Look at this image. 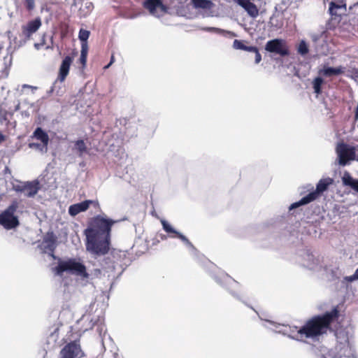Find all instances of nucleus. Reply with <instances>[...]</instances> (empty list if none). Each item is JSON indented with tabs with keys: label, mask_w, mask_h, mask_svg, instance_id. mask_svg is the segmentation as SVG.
<instances>
[{
	"label": "nucleus",
	"mask_w": 358,
	"mask_h": 358,
	"mask_svg": "<svg viewBox=\"0 0 358 358\" xmlns=\"http://www.w3.org/2000/svg\"><path fill=\"white\" fill-rule=\"evenodd\" d=\"M88 48H81L80 55L78 62L81 64V69L83 70L87 65Z\"/></svg>",
	"instance_id": "35"
},
{
	"label": "nucleus",
	"mask_w": 358,
	"mask_h": 358,
	"mask_svg": "<svg viewBox=\"0 0 358 358\" xmlns=\"http://www.w3.org/2000/svg\"><path fill=\"white\" fill-rule=\"evenodd\" d=\"M95 272L96 273H101V271L99 269H96L95 270Z\"/></svg>",
	"instance_id": "61"
},
{
	"label": "nucleus",
	"mask_w": 358,
	"mask_h": 358,
	"mask_svg": "<svg viewBox=\"0 0 358 358\" xmlns=\"http://www.w3.org/2000/svg\"><path fill=\"white\" fill-rule=\"evenodd\" d=\"M257 50H258V48L257 46H255V45H248L245 44L243 50L249 52L255 53Z\"/></svg>",
	"instance_id": "45"
},
{
	"label": "nucleus",
	"mask_w": 358,
	"mask_h": 358,
	"mask_svg": "<svg viewBox=\"0 0 358 358\" xmlns=\"http://www.w3.org/2000/svg\"><path fill=\"white\" fill-rule=\"evenodd\" d=\"M320 260L312 252L306 251L302 257L303 266L309 270L316 271L319 267Z\"/></svg>",
	"instance_id": "20"
},
{
	"label": "nucleus",
	"mask_w": 358,
	"mask_h": 358,
	"mask_svg": "<svg viewBox=\"0 0 358 358\" xmlns=\"http://www.w3.org/2000/svg\"><path fill=\"white\" fill-rule=\"evenodd\" d=\"M142 6L152 15H155L157 9H160L164 13H167L169 9L168 6L164 3L163 0H143Z\"/></svg>",
	"instance_id": "18"
},
{
	"label": "nucleus",
	"mask_w": 358,
	"mask_h": 358,
	"mask_svg": "<svg viewBox=\"0 0 358 358\" xmlns=\"http://www.w3.org/2000/svg\"><path fill=\"white\" fill-rule=\"evenodd\" d=\"M13 189L17 192H25V184L14 186Z\"/></svg>",
	"instance_id": "46"
},
{
	"label": "nucleus",
	"mask_w": 358,
	"mask_h": 358,
	"mask_svg": "<svg viewBox=\"0 0 358 358\" xmlns=\"http://www.w3.org/2000/svg\"><path fill=\"white\" fill-rule=\"evenodd\" d=\"M264 50L272 59H274L275 56L285 58L290 55V50L287 42L281 38L268 41L264 45Z\"/></svg>",
	"instance_id": "8"
},
{
	"label": "nucleus",
	"mask_w": 358,
	"mask_h": 358,
	"mask_svg": "<svg viewBox=\"0 0 358 358\" xmlns=\"http://www.w3.org/2000/svg\"><path fill=\"white\" fill-rule=\"evenodd\" d=\"M6 140V136L0 131V144Z\"/></svg>",
	"instance_id": "54"
},
{
	"label": "nucleus",
	"mask_w": 358,
	"mask_h": 358,
	"mask_svg": "<svg viewBox=\"0 0 358 358\" xmlns=\"http://www.w3.org/2000/svg\"><path fill=\"white\" fill-rule=\"evenodd\" d=\"M90 36V31L81 28L78 32V39L81 43V48H88V39Z\"/></svg>",
	"instance_id": "32"
},
{
	"label": "nucleus",
	"mask_w": 358,
	"mask_h": 358,
	"mask_svg": "<svg viewBox=\"0 0 358 358\" xmlns=\"http://www.w3.org/2000/svg\"><path fill=\"white\" fill-rule=\"evenodd\" d=\"M19 203L13 200L11 203L0 213V226L6 230L16 229L20 225V220L17 215H15L18 208Z\"/></svg>",
	"instance_id": "7"
},
{
	"label": "nucleus",
	"mask_w": 358,
	"mask_h": 358,
	"mask_svg": "<svg viewBox=\"0 0 358 358\" xmlns=\"http://www.w3.org/2000/svg\"><path fill=\"white\" fill-rule=\"evenodd\" d=\"M355 274H356V276L358 278V268L355 270Z\"/></svg>",
	"instance_id": "60"
},
{
	"label": "nucleus",
	"mask_w": 358,
	"mask_h": 358,
	"mask_svg": "<svg viewBox=\"0 0 358 358\" xmlns=\"http://www.w3.org/2000/svg\"><path fill=\"white\" fill-rule=\"evenodd\" d=\"M78 55V51L74 49L70 55L65 56L59 68L57 79L61 82H64L69 75L70 67L73 62L76 56Z\"/></svg>",
	"instance_id": "13"
},
{
	"label": "nucleus",
	"mask_w": 358,
	"mask_h": 358,
	"mask_svg": "<svg viewBox=\"0 0 358 358\" xmlns=\"http://www.w3.org/2000/svg\"><path fill=\"white\" fill-rule=\"evenodd\" d=\"M296 49L297 53L303 58H306L310 52L309 45L305 39L299 41V43L296 45Z\"/></svg>",
	"instance_id": "29"
},
{
	"label": "nucleus",
	"mask_w": 358,
	"mask_h": 358,
	"mask_svg": "<svg viewBox=\"0 0 358 358\" xmlns=\"http://www.w3.org/2000/svg\"><path fill=\"white\" fill-rule=\"evenodd\" d=\"M3 172H4L5 175L7 174V173H8L10 175L11 174V171H10V169L8 166H6L4 168Z\"/></svg>",
	"instance_id": "56"
},
{
	"label": "nucleus",
	"mask_w": 358,
	"mask_h": 358,
	"mask_svg": "<svg viewBox=\"0 0 358 358\" xmlns=\"http://www.w3.org/2000/svg\"><path fill=\"white\" fill-rule=\"evenodd\" d=\"M74 148L80 155L87 152V147L83 140L78 139L74 143Z\"/></svg>",
	"instance_id": "36"
},
{
	"label": "nucleus",
	"mask_w": 358,
	"mask_h": 358,
	"mask_svg": "<svg viewBox=\"0 0 358 358\" xmlns=\"http://www.w3.org/2000/svg\"><path fill=\"white\" fill-rule=\"evenodd\" d=\"M24 87H29V85H24Z\"/></svg>",
	"instance_id": "62"
},
{
	"label": "nucleus",
	"mask_w": 358,
	"mask_h": 358,
	"mask_svg": "<svg viewBox=\"0 0 358 358\" xmlns=\"http://www.w3.org/2000/svg\"><path fill=\"white\" fill-rule=\"evenodd\" d=\"M166 238H167L166 235H161V238H162V240H166Z\"/></svg>",
	"instance_id": "59"
},
{
	"label": "nucleus",
	"mask_w": 358,
	"mask_h": 358,
	"mask_svg": "<svg viewBox=\"0 0 358 358\" xmlns=\"http://www.w3.org/2000/svg\"><path fill=\"white\" fill-rule=\"evenodd\" d=\"M42 245L49 252L55 251L57 247V237L52 231H48L43 236Z\"/></svg>",
	"instance_id": "21"
},
{
	"label": "nucleus",
	"mask_w": 358,
	"mask_h": 358,
	"mask_svg": "<svg viewBox=\"0 0 358 358\" xmlns=\"http://www.w3.org/2000/svg\"><path fill=\"white\" fill-rule=\"evenodd\" d=\"M356 178L352 177L350 173L348 171H345L342 176V182L343 185L349 187L352 182L355 180Z\"/></svg>",
	"instance_id": "38"
},
{
	"label": "nucleus",
	"mask_w": 358,
	"mask_h": 358,
	"mask_svg": "<svg viewBox=\"0 0 358 358\" xmlns=\"http://www.w3.org/2000/svg\"><path fill=\"white\" fill-rule=\"evenodd\" d=\"M48 255L50 256L53 259L57 261V264L59 263V259H62V257H59L55 255V251L49 252L48 251Z\"/></svg>",
	"instance_id": "51"
},
{
	"label": "nucleus",
	"mask_w": 358,
	"mask_h": 358,
	"mask_svg": "<svg viewBox=\"0 0 358 358\" xmlns=\"http://www.w3.org/2000/svg\"><path fill=\"white\" fill-rule=\"evenodd\" d=\"M141 15V13H133V14H130L127 16H124V17L127 18V19H135V18L138 17V16H140Z\"/></svg>",
	"instance_id": "50"
},
{
	"label": "nucleus",
	"mask_w": 358,
	"mask_h": 358,
	"mask_svg": "<svg viewBox=\"0 0 358 358\" xmlns=\"http://www.w3.org/2000/svg\"><path fill=\"white\" fill-rule=\"evenodd\" d=\"M12 63H13L12 55L8 56V54L6 57H3L4 69L3 70V73L6 77L8 76L9 69H10V66H12Z\"/></svg>",
	"instance_id": "34"
},
{
	"label": "nucleus",
	"mask_w": 358,
	"mask_h": 358,
	"mask_svg": "<svg viewBox=\"0 0 358 358\" xmlns=\"http://www.w3.org/2000/svg\"><path fill=\"white\" fill-rule=\"evenodd\" d=\"M347 76L352 78L358 83V69L352 68L349 70Z\"/></svg>",
	"instance_id": "40"
},
{
	"label": "nucleus",
	"mask_w": 358,
	"mask_h": 358,
	"mask_svg": "<svg viewBox=\"0 0 358 358\" xmlns=\"http://www.w3.org/2000/svg\"><path fill=\"white\" fill-rule=\"evenodd\" d=\"M312 194H306V196H303L300 200L298 201L292 203L289 207V211H292L294 209H296L300 206L307 205L312 202Z\"/></svg>",
	"instance_id": "30"
},
{
	"label": "nucleus",
	"mask_w": 358,
	"mask_h": 358,
	"mask_svg": "<svg viewBox=\"0 0 358 358\" xmlns=\"http://www.w3.org/2000/svg\"><path fill=\"white\" fill-rule=\"evenodd\" d=\"M161 224L163 230L169 235L170 238H178L186 246L189 248L191 255L199 264L204 267H206L207 266L215 267V264L213 262H211L203 255H201L199 251L194 247V245L189 241V240L184 234L176 229L167 220H162Z\"/></svg>",
	"instance_id": "5"
},
{
	"label": "nucleus",
	"mask_w": 358,
	"mask_h": 358,
	"mask_svg": "<svg viewBox=\"0 0 358 358\" xmlns=\"http://www.w3.org/2000/svg\"><path fill=\"white\" fill-rule=\"evenodd\" d=\"M25 184L24 196L28 198L34 197L41 189V184L38 180L27 181Z\"/></svg>",
	"instance_id": "23"
},
{
	"label": "nucleus",
	"mask_w": 358,
	"mask_h": 358,
	"mask_svg": "<svg viewBox=\"0 0 358 358\" xmlns=\"http://www.w3.org/2000/svg\"><path fill=\"white\" fill-rule=\"evenodd\" d=\"M115 61V57L113 55H111L110 58V62L104 66L105 69H108Z\"/></svg>",
	"instance_id": "49"
},
{
	"label": "nucleus",
	"mask_w": 358,
	"mask_h": 358,
	"mask_svg": "<svg viewBox=\"0 0 358 358\" xmlns=\"http://www.w3.org/2000/svg\"><path fill=\"white\" fill-rule=\"evenodd\" d=\"M354 113H355V117H354L355 120L357 121L358 120V102H357V106L355 109Z\"/></svg>",
	"instance_id": "53"
},
{
	"label": "nucleus",
	"mask_w": 358,
	"mask_h": 358,
	"mask_svg": "<svg viewBox=\"0 0 358 358\" xmlns=\"http://www.w3.org/2000/svg\"><path fill=\"white\" fill-rule=\"evenodd\" d=\"M30 138L31 139H36L41 142L48 143V144L49 143V141H50V138H49L48 133L40 127H37L34 129V131L32 133Z\"/></svg>",
	"instance_id": "26"
},
{
	"label": "nucleus",
	"mask_w": 358,
	"mask_h": 358,
	"mask_svg": "<svg viewBox=\"0 0 358 358\" xmlns=\"http://www.w3.org/2000/svg\"><path fill=\"white\" fill-rule=\"evenodd\" d=\"M329 329L327 322L320 315H317L300 327L297 333L301 337L318 340L319 337L325 334Z\"/></svg>",
	"instance_id": "6"
},
{
	"label": "nucleus",
	"mask_w": 358,
	"mask_h": 358,
	"mask_svg": "<svg viewBox=\"0 0 358 358\" xmlns=\"http://www.w3.org/2000/svg\"><path fill=\"white\" fill-rule=\"evenodd\" d=\"M328 13L334 24L339 23L342 15L347 14L346 1L331 0L329 3Z\"/></svg>",
	"instance_id": "10"
},
{
	"label": "nucleus",
	"mask_w": 358,
	"mask_h": 358,
	"mask_svg": "<svg viewBox=\"0 0 358 358\" xmlns=\"http://www.w3.org/2000/svg\"><path fill=\"white\" fill-rule=\"evenodd\" d=\"M258 316H259V319H260L261 320H264V321H266V322H268V323H269V324H272L273 327H275V328H277V329H278V328H279V327H281V326H284L283 324H280V323H277V322H274V321H273V320H268V319H265V318H264V317H262V315H259V314H258Z\"/></svg>",
	"instance_id": "43"
},
{
	"label": "nucleus",
	"mask_w": 358,
	"mask_h": 358,
	"mask_svg": "<svg viewBox=\"0 0 358 358\" xmlns=\"http://www.w3.org/2000/svg\"><path fill=\"white\" fill-rule=\"evenodd\" d=\"M44 45V42L36 43H34V48L36 50H39L42 46Z\"/></svg>",
	"instance_id": "52"
},
{
	"label": "nucleus",
	"mask_w": 358,
	"mask_h": 358,
	"mask_svg": "<svg viewBox=\"0 0 358 358\" xmlns=\"http://www.w3.org/2000/svg\"><path fill=\"white\" fill-rule=\"evenodd\" d=\"M42 23L39 17L34 18L28 22V23L22 27V35L24 36L23 41H20V45L24 44L30 39L31 35L36 32L41 27Z\"/></svg>",
	"instance_id": "15"
},
{
	"label": "nucleus",
	"mask_w": 358,
	"mask_h": 358,
	"mask_svg": "<svg viewBox=\"0 0 358 358\" xmlns=\"http://www.w3.org/2000/svg\"><path fill=\"white\" fill-rule=\"evenodd\" d=\"M53 272L57 276H62L64 273L88 278L89 274L83 262L80 258L65 257L59 259V263L53 268Z\"/></svg>",
	"instance_id": "4"
},
{
	"label": "nucleus",
	"mask_w": 358,
	"mask_h": 358,
	"mask_svg": "<svg viewBox=\"0 0 358 358\" xmlns=\"http://www.w3.org/2000/svg\"><path fill=\"white\" fill-rule=\"evenodd\" d=\"M91 205H93L94 208L99 206L97 200L86 199L71 205L69 207L68 213L71 216L75 217L80 213L85 212Z\"/></svg>",
	"instance_id": "14"
},
{
	"label": "nucleus",
	"mask_w": 358,
	"mask_h": 358,
	"mask_svg": "<svg viewBox=\"0 0 358 358\" xmlns=\"http://www.w3.org/2000/svg\"><path fill=\"white\" fill-rule=\"evenodd\" d=\"M334 180L327 177L321 178L316 184L315 190L309 192L308 194H312V201H315L320 197L324 192L327 191L329 186L333 185Z\"/></svg>",
	"instance_id": "16"
},
{
	"label": "nucleus",
	"mask_w": 358,
	"mask_h": 358,
	"mask_svg": "<svg viewBox=\"0 0 358 358\" xmlns=\"http://www.w3.org/2000/svg\"><path fill=\"white\" fill-rule=\"evenodd\" d=\"M292 219L289 215H286L281 217L279 227L281 229L280 234V239L282 242H286L290 240L291 237L296 236V231L294 227L289 224V221Z\"/></svg>",
	"instance_id": "12"
},
{
	"label": "nucleus",
	"mask_w": 358,
	"mask_h": 358,
	"mask_svg": "<svg viewBox=\"0 0 358 358\" xmlns=\"http://www.w3.org/2000/svg\"><path fill=\"white\" fill-rule=\"evenodd\" d=\"M236 4L243 8L244 10L247 13L248 16H250L252 19H255L258 17L259 10L255 3H246L241 2Z\"/></svg>",
	"instance_id": "25"
},
{
	"label": "nucleus",
	"mask_w": 358,
	"mask_h": 358,
	"mask_svg": "<svg viewBox=\"0 0 358 358\" xmlns=\"http://www.w3.org/2000/svg\"><path fill=\"white\" fill-rule=\"evenodd\" d=\"M255 64H259L262 61V55L259 52V49L255 52Z\"/></svg>",
	"instance_id": "47"
},
{
	"label": "nucleus",
	"mask_w": 358,
	"mask_h": 358,
	"mask_svg": "<svg viewBox=\"0 0 358 358\" xmlns=\"http://www.w3.org/2000/svg\"><path fill=\"white\" fill-rule=\"evenodd\" d=\"M336 152L337 155L336 163L339 166H347L350 164L351 161L356 159L355 148L346 143H338L336 148Z\"/></svg>",
	"instance_id": "9"
},
{
	"label": "nucleus",
	"mask_w": 358,
	"mask_h": 358,
	"mask_svg": "<svg viewBox=\"0 0 358 358\" xmlns=\"http://www.w3.org/2000/svg\"><path fill=\"white\" fill-rule=\"evenodd\" d=\"M190 3L194 8L196 10L200 9L203 11V17L214 16V13L211 10L215 6V3L212 0H190Z\"/></svg>",
	"instance_id": "17"
},
{
	"label": "nucleus",
	"mask_w": 358,
	"mask_h": 358,
	"mask_svg": "<svg viewBox=\"0 0 358 358\" xmlns=\"http://www.w3.org/2000/svg\"><path fill=\"white\" fill-rule=\"evenodd\" d=\"M93 8H94L93 3L90 1H87L84 4V8H80V12L81 14L83 13H84L83 14V16L86 17L88 13L90 12L93 9Z\"/></svg>",
	"instance_id": "39"
},
{
	"label": "nucleus",
	"mask_w": 358,
	"mask_h": 358,
	"mask_svg": "<svg viewBox=\"0 0 358 358\" xmlns=\"http://www.w3.org/2000/svg\"><path fill=\"white\" fill-rule=\"evenodd\" d=\"M299 329H297V327L294 326L293 327H289L288 328L286 327L284 329H280L278 331H276L275 332L281 334L284 336H287L288 338L296 340V341H300V338L299 336L301 335L298 334L297 331Z\"/></svg>",
	"instance_id": "28"
},
{
	"label": "nucleus",
	"mask_w": 358,
	"mask_h": 358,
	"mask_svg": "<svg viewBox=\"0 0 358 358\" xmlns=\"http://www.w3.org/2000/svg\"><path fill=\"white\" fill-rule=\"evenodd\" d=\"M334 336L337 341L336 346V352L332 350H329L324 346H320L315 350L317 358L350 357L352 355L349 343V328H338L334 332Z\"/></svg>",
	"instance_id": "2"
},
{
	"label": "nucleus",
	"mask_w": 358,
	"mask_h": 358,
	"mask_svg": "<svg viewBox=\"0 0 358 358\" xmlns=\"http://www.w3.org/2000/svg\"><path fill=\"white\" fill-rule=\"evenodd\" d=\"M56 82H55V83L53 84V85L50 87V89L48 91V94H51L54 91H55V84H56Z\"/></svg>",
	"instance_id": "55"
},
{
	"label": "nucleus",
	"mask_w": 358,
	"mask_h": 358,
	"mask_svg": "<svg viewBox=\"0 0 358 358\" xmlns=\"http://www.w3.org/2000/svg\"><path fill=\"white\" fill-rule=\"evenodd\" d=\"M350 188H352L355 192H358V179H355V180L349 185Z\"/></svg>",
	"instance_id": "48"
},
{
	"label": "nucleus",
	"mask_w": 358,
	"mask_h": 358,
	"mask_svg": "<svg viewBox=\"0 0 358 358\" xmlns=\"http://www.w3.org/2000/svg\"><path fill=\"white\" fill-rule=\"evenodd\" d=\"M48 143H43L41 141L37 142V143L31 142V143H29V144H28V147L29 148L34 149L42 155L45 154L48 152Z\"/></svg>",
	"instance_id": "31"
},
{
	"label": "nucleus",
	"mask_w": 358,
	"mask_h": 358,
	"mask_svg": "<svg viewBox=\"0 0 358 358\" xmlns=\"http://www.w3.org/2000/svg\"><path fill=\"white\" fill-rule=\"evenodd\" d=\"M358 278L356 276V274L355 273H354L352 275H349V276H345L343 280H341V287H345V288H348V284L350 283V282H352L355 280H357Z\"/></svg>",
	"instance_id": "37"
},
{
	"label": "nucleus",
	"mask_w": 358,
	"mask_h": 358,
	"mask_svg": "<svg viewBox=\"0 0 358 358\" xmlns=\"http://www.w3.org/2000/svg\"><path fill=\"white\" fill-rule=\"evenodd\" d=\"M321 37L322 35L320 34H313L310 35V38L314 43L315 49H317V43L320 40ZM316 52H317V50H316Z\"/></svg>",
	"instance_id": "44"
},
{
	"label": "nucleus",
	"mask_w": 358,
	"mask_h": 358,
	"mask_svg": "<svg viewBox=\"0 0 358 358\" xmlns=\"http://www.w3.org/2000/svg\"><path fill=\"white\" fill-rule=\"evenodd\" d=\"M84 352L82 351L79 341H73L67 343L60 352V358H83Z\"/></svg>",
	"instance_id": "11"
},
{
	"label": "nucleus",
	"mask_w": 358,
	"mask_h": 358,
	"mask_svg": "<svg viewBox=\"0 0 358 358\" xmlns=\"http://www.w3.org/2000/svg\"><path fill=\"white\" fill-rule=\"evenodd\" d=\"M245 43L243 41L235 39L233 42V48L235 50H243L245 48Z\"/></svg>",
	"instance_id": "41"
},
{
	"label": "nucleus",
	"mask_w": 358,
	"mask_h": 358,
	"mask_svg": "<svg viewBox=\"0 0 358 358\" xmlns=\"http://www.w3.org/2000/svg\"><path fill=\"white\" fill-rule=\"evenodd\" d=\"M41 42H44V44L45 43V34H43L41 37Z\"/></svg>",
	"instance_id": "58"
},
{
	"label": "nucleus",
	"mask_w": 358,
	"mask_h": 358,
	"mask_svg": "<svg viewBox=\"0 0 358 358\" xmlns=\"http://www.w3.org/2000/svg\"><path fill=\"white\" fill-rule=\"evenodd\" d=\"M201 30L207 32L215 33L227 38H231L237 36V34L234 31L214 27H203L201 28Z\"/></svg>",
	"instance_id": "24"
},
{
	"label": "nucleus",
	"mask_w": 358,
	"mask_h": 358,
	"mask_svg": "<svg viewBox=\"0 0 358 358\" xmlns=\"http://www.w3.org/2000/svg\"><path fill=\"white\" fill-rule=\"evenodd\" d=\"M206 268L208 269L211 278L220 286L224 288L234 299L241 301L243 303L248 306V307L252 308L255 313H257V315L259 314L254 308L250 306V305H248L244 301V292L241 290V285L238 282L235 280L233 278L224 272L221 271L217 273L215 270H217V268L215 264V267L207 266Z\"/></svg>",
	"instance_id": "3"
},
{
	"label": "nucleus",
	"mask_w": 358,
	"mask_h": 358,
	"mask_svg": "<svg viewBox=\"0 0 358 358\" xmlns=\"http://www.w3.org/2000/svg\"><path fill=\"white\" fill-rule=\"evenodd\" d=\"M327 84V81L320 74L315 76L312 82L311 86L315 97L318 99L323 92L324 86Z\"/></svg>",
	"instance_id": "22"
},
{
	"label": "nucleus",
	"mask_w": 358,
	"mask_h": 358,
	"mask_svg": "<svg viewBox=\"0 0 358 358\" xmlns=\"http://www.w3.org/2000/svg\"><path fill=\"white\" fill-rule=\"evenodd\" d=\"M345 68L343 66H331L328 64H323L319 69L317 73L323 78L329 77H336L344 73Z\"/></svg>",
	"instance_id": "19"
},
{
	"label": "nucleus",
	"mask_w": 358,
	"mask_h": 358,
	"mask_svg": "<svg viewBox=\"0 0 358 358\" xmlns=\"http://www.w3.org/2000/svg\"><path fill=\"white\" fill-rule=\"evenodd\" d=\"M327 273L329 279L333 281L340 279L342 275L341 271L338 268L327 270Z\"/></svg>",
	"instance_id": "33"
},
{
	"label": "nucleus",
	"mask_w": 358,
	"mask_h": 358,
	"mask_svg": "<svg viewBox=\"0 0 358 358\" xmlns=\"http://www.w3.org/2000/svg\"><path fill=\"white\" fill-rule=\"evenodd\" d=\"M358 6V2L354 3L352 6L349 7V10H352L353 7Z\"/></svg>",
	"instance_id": "57"
},
{
	"label": "nucleus",
	"mask_w": 358,
	"mask_h": 358,
	"mask_svg": "<svg viewBox=\"0 0 358 358\" xmlns=\"http://www.w3.org/2000/svg\"><path fill=\"white\" fill-rule=\"evenodd\" d=\"M320 315L327 322L328 327L329 328L331 322L338 319L340 313L338 308L334 306L330 311H326L324 313Z\"/></svg>",
	"instance_id": "27"
},
{
	"label": "nucleus",
	"mask_w": 358,
	"mask_h": 358,
	"mask_svg": "<svg viewBox=\"0 0 358 358\" xmlns=\"http://www.w3.org/2000/svg\"><path fill=\"white\" fill-rule=\"evenodd\" d=\"M119 222L105 215H96L84 230L86 250L95 257L107 255L111 248V229Z\"/></svg>",
	"instance_id": "1"
},
{
	"label": "nucleus",
	"mask_w": 358,
	"mask_h": 358,
	"mask_svg": "<svg viewBox=\"0 0 358 358\" xmlns=\"http://www.w3.org/2000/svg\"><path fill=\"white\" fill-rule=\"evenodd\" d=\"M24 6L28 11H31L35 7V0H25Z\"/></svg>",
	"instance_id": "42"
}]
</instances>
